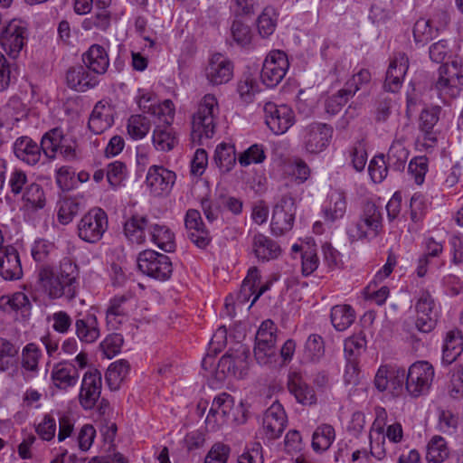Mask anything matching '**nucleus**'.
<instances>
[{
	"instance_id": "28",
	"label": "nucleus",
	"mask_w": 463,
	"mask_h": 463,
	"mask_svg": "<svg viewBox=\"0 0 463 463\" xmlns=\"http://www.w3.org/2000/svg\"><path fill=\"white\" fill-rule=\"evenodd\" d=\"M22 267L17 250L11 246L0 252V276L5 280L20 279Z\"/></svg>"
},
{
	"instance_id": "21",
	"label": "nucleus",
	"mask_w": 463,
	"mask_h": 463,
	"mask_svg": "<svg viewBox=\"0 0 463 463\" xmlns=\"http://www.w3.org/2000/svg\"><path fill=\"white\" fill-rule=\"evenodd\" d=\"M205 76L212 85L227 83L233 76V63L224 55L214 53L209 59Z\"/></svg>"
},
{
	"instance_id": "16",
	"label": "nucleus",
	"mask_w": 463,
	"mask_h": 463,
	"mask_svg": "<svg viewBox=\"0 0 463 463\" xmlns=\"http://www.w3.org/2000/svg\"><path fill=\"white\" fill-rule=\"evenodd\" d=\"M176 179L175 173L162 165H152L146 176V185L154 196L168 194Z\"/></svg>"
},
{
	"instance_id": "34",
	"label": "nucleus",
	"mask_w": 463,
	"mask_h": 463,
	"mask_svg": "<svg viewBox=\"0 0 463 463\" xmlns=\"http://www.w3.org/2000/svg\"><path fill=\"white\" fill-rule=\"evenodd\" d=\"M151 222L142 215H133L125 222L124 232L126 236L134 243L140 244L145 241L146 231L148 232Z\"/></svg>"
},
{
	"instance_id": "18",
	"label": "nucleus",
	"mask_w": 463,
	"mask_h": 463,
	"mask_svg": "<svg viewBox=\"0 0 463 463\" xmlns=\"http://www.w3.org/2000/svg\"><path fill=\"white\" fill-rule=\"evenodd\" d=\"M249 350L242 345L238 348L229 350L218 363V370L227 376L242 377L248 366Z\"/></svg>"
},
{
	"instance_id": "55",
	"label": "nucleus",
	"mask_w": 463,
	"mask_h": 463,
	"mask_svg": "<svg viewBox=\"0 0 463 463\" xmlns=\"http://www.w3.org/2000/svg\"><path fill=\"white\" fill-rule=\"evenodd\" d=\"M231 33L234 42L241 46L250 44L253 37L250 25L241 20H234L232 22Z\"/></svg>"
},
{
	"instance_id": "58",
	"label": "nucleus",
	"mask_w": 463,
	"mask_h": 463,
	"mask_svg": "<svg viewBox=\"0 0 463 463\" xmlns=\"http://www.w3.org/2000/svg\"><path fill=\"white\" fill-rule=\"evenodd\" d=\"M368 172L371 179L376 183H382L388 174V166L383 154L374 156L369 163Z\"/></svg>"
},
{
	"instance_id": "33",
	"label": "nucleus",
	"mask_w": 463,
	"mask_h": 463,
	"mask_svg": "<svg viewBox=\"0 0 463 463\" xmlns=\"http://www.w3.org/2000/svg\"><path fill=\"white\" fill-rule=\"evenodd\" d=\"M463 351V335L459 329L454 328L447 332L444 345L442 360L444 363L452 364Z\"/></svg>"
},
{
	"instance_id": "23",
	"label": "nucleus",
	"mask_w": 463,
	"mask_h": 463,
	"mask_svg": "<svg viewBox=\"0 0 463 463\" xmlns=\"http://www.w3.org/2000/svg\"><path fill=\"white\" fill-rule=\"evenodd\" d=\"M132 298L130 295L115 296L110 299L106 311V321L111 329H117L124 323L132 309Z\"/></svg>"
},
{
	"instance_id": "7",
	"label": "nucleus",
	"mask_w": 463,
	"mask_h": 463,
	"mask_svg": "<svg viewBox=\"0 0 463 463\" xmlns=\"http://www.w3.org/2000/svg\"><path fill=\"white\" fill-rule=\"evenodd\" d=\"M333 128L326 123L313 122L302 130V145L306 153L318 155L326 150L333 137Z\"/></svg>"
},
{
	"instance_id": "36",
	"label": "nucleus",
	"mask_w": 463,
	"mask_h": 463,
	"mask_svg": "<svg viewBox=\"0 0 463 463\" xmlns=\"http://www.w3.org/2000/svg\"><path fill=\"white\" fill-rule=\"evenodd\" d=\"M148 233L151 236V241L161 250L166 252H171L175 250V235L167 226L151 223Z\"/></svg>"
},
{
	"instance_id": "51",
	"label": "nucleus",
	"mask_w": 463,
	"mask_h": 463,
	"mask_svg": "<svg viewBox=\"0 0 463 463\" xmlns=\"http://www.w3.org/2000/svg\"><path fill=\"white\" fill-rule=\"evenodd\" d=\"M23 201L33 208H43L45 205V194L41 184L31 182L21 194Z\"/></svg>"
},
{
	"instance_id": "63",
	"label": "nucleus",
	"mask_w": 463,
	"mask_h": 463,
	"mask_svg": "<svg viewBox=\"0 0 463 463\" xmlns=\"http://www.w3.org/2000/svg\"><path fill=\"white\" fill-rule=\"evenodd\" d=\"M350 157L353 167L361 172L367 163V152L363 140L356 141L350 149Z\"/></svg>"
},
{
	"instance_id": "5",
	"label": "nucleus",
	"mask_w": 463,
	"mask_h": 463,
	"mask_svg": "<svg viewBox=\"0 0 463 463\" xmlns=\"http://www.w3.org/2000/svg\"><path fill=\"white\" fill-rule=\"evenodd\" d=\"M109 227L106 212L99 208H91L79 221L77 234L79 238L88 243L99 241Z\"/></svg>"
},
{
	"instance_id": "35",
	"label": "nucleus",
	"mask_w": 463,
	"mask_h": 463,
	"mask_svg": "<svg viewBox=\"0 0 463 463\" xmlns=\"http://www.w3.org/2000/svg\"><path fill=\"white\" fill-rule=\"evenodd\" d=\"M153 146L157 151L168 152L178 143L171 126L156 125L152 135Z\"/></svg>"
},
{
	"instance_id": "38",
	"label": "nucleus",
	"mask_w": 463,
	"mask_h": 463,
	"mask_svg": "<svg viewBox=\"0 0 463 463\" xmlns=\"http://www.w3.org/2000/svg\"><path fill=\"white\" fill-rule=\"evenodd\" d=\"M279 20V13L276 8L268 5L263 8L257 19V29L262 38H268L276 30Z\"/></svg>"
},
{
	"instance_id": "49",
	"label": "nucleus",
	"mask_w": 463,
	"mask_h": 463,
	"mask_svg": "<svg viewBox=\"0 0 463 463\" xmlns=\"http://www.w3.org/2000/svg\"><path fill=\"white\" fill-rule=\"evenodd\" d=\"M408 156L409 151L403 142L402 140H394L387 154L388 164L395 169L401 170L404 167Z\"/></svg>"
},
{
	"instance_id": "8",
	"label": "nucleus",
	"mask_w": 463,
	"mask_h": 463,
	"mask_svg": "<svg viewBox=\"0 0 463 463\" xmlns=\"http://www.w3.org/2000/svg\"><path fill=\"white\" fill-rule=\"evenodd\" d=\"M41 148L50 159H54L58 153L66 158L75 157V142L59 128H52L43 136Z\"/></svg>"
},
{
	"instance_id": "47",
	"label": "nucleus",
	"mask_w": 463,
	"mask_h": 463,
	"mask_svg": "<svg viewBox=\"0 0 463 463\" xmlns=\"http://www.w3.org/2000/svg\"><path fill=\"white\" fill-rule=\"evenodd\" d=\"M128 176V167L121 161H114L106 167V177L112 189H118L123 185Z\"/></svg>"
},
{
	"instance_id": "9",
	"label": "nucleus",
	"mask_w": 463,
	"mask_h": 463,
	"mask_svg": "<svg viewBox=\"0 0 463 463\" xmlns=\"http://www.w3.org/2000/svg\"><path fill=\"white\" fill-rule=\"evenodd\" d=\"M28 29L23 22L12 20L4 26L0 33V44L11 58H17L26 45Z\"/></svg>"
},
{
	"instance_id": "24",
	"label": "nucleus",
	"mask_w": 463,
	"mask_h": 463,
	"mask_svg": "<svg viewBox=\"0 0 463 463\" xmlns=\"http://www.w3.org/2000/svg\"><path fill=\"white\" fill-rule=\"evenodd\" d=\"M75 334L82 343L92 344L100 335L98 318L93 313L80 315L75 320Z\"/></svg>"
},
{
	"instance_id": "30",
	"label": "nucleus",
	"mask_w": 463,
	"mask_h": 463,
	"mask_svg": "<svg viewBox=\"0 0 463 463\" xmlns=\"http://www.w3.org/2000/svg\"><path fill=\"white\" fill-rule=\"evenodd\" d=\"M83 61L86 68L96 74H104L109 65V55L99 44L91 45L83 54Z\"/></svg>"
},
{
	"instance_id": "41",
	"label": "nucleus",
	"mask_w": 463,
	"mask_h": 463,
	"mask_svg": "<svg viewBox=\"0 0 463 463\" xmlns=\"http://www.w3.org/2000/svg\"><path fill=\"white\" fill-rule=\"evenodd\" d=\"M236 151L232 144L221 143L216 146L214 161L223 173L231 171L236 164Z\"/></svg>"
},
{
	"instance_id": "29",
	"label": "nucleus",
	"mask_w": 463,
	"mask_h": 463,
	"mask_svg": "<svg viewBox=\"0 0 463 463\" xmlns=\"http://www.w3.org/2000/svg\"><path fill=\"white\" fill-rule=\"evenodd\" d=\"M79 376L76 365L71 363H59L53 366L51 373L53 384L61 390L75 386Z\"/></svg>"
},
{
	"instance_id": "54",
	"label": "nucleus",
	"mask_w": 463,
	"mask_h": 463,
	"mask_svg": "<svg viewBox=\"0 0 463 463\" xmlns=\"http://www.w3.org/2000/svg\"><path fill=\"white\" fill-rule=\"evenodd\" d=\"M366 347L365 335L363 333L354 335L345 341L344 351L346 359H355Z\"/></svg>"
},
{
	"instance_id": "1",
	"label": "nucleus",
	"mask_w": 463,
	"mask_h": 463,
	"mask_svg": "<svg viewBox=\"0 0 463 463\" xmlns=\"http://www.w3.org/2000/svg\"><path fill=\"white\" fill-rule=\"evenodd\" d=\"M79 275L77 264L70 258H63L56 269L49 265H43L38 271V279L51 299L65 297L71 300L78 292Z\"/></svg>"
},
{
	"instance_id": "17",
	"label": "nucleus",
	"mask_w": 463,
	"mask_h": 463,
	"mask_svg": "<svg viewBox=\"0 0 463 463\" xmlns=\"http://www.w3.org/2000/svg\"><path fill=\"white\" fill-rule=\"evenodd\" d=\"M102 389L101 373L97 369L88 370L82 378L79 394V402L84 410L94 408L98 402Z\"/></svg>"
},
{
	"instance_id": "11",
	"label": "nucleus",
	"mask_w": 463,
	"mask_h": 463,
	"mask_svg": "<svg viewBox=\"0 0 463 463\" xmlns=\"http://www.w3.org/2000/svg\"><path fill=\"white\" fill-rule=\"evenodd\" d=\"M233 411V397L226 392L220 393L213 399L206 417L205 423L207 428L212 431H215L230 420L236 421Z\"/></svg>"
},
{
	"instance_id": "56",
	"label": "nucleus",
	"mask_w": 463,
	"mask_h": 463,
	"mask_svg": "<svg viewBox=\"0 0 463 463\" xmlns=\"http://www.w3.org/2000/svg\"><path fill=\"white\" fill-rule=\"evenodd\" d=\"M266 159L265 150L262 145L254 144L243 151L238 157L241 166H248L251 164H260Z\"/></svg>"
},
{
	"instance_id": "25",
	"label": "nucleus",
	"mask_w": 463,
	"mask_h": 463,
	"mask_svg": "<svg viewBox=\"0 0 463 463\" xmlns=\"http://www.w3.org/2000/svg\"><path fill=\"white\" fill-rule=\"evenodd\" d=\"M66 81L69 88L80 92L87 91L99 83L98 77L83 66L70 68L66 73Z\"/></svg>"
},
{
	"instance_id": "13",
	"label": "nucleus",
	"mask_w": 463,
	"mask_h": 463,
	"mask_svg": "<svg viewBox=\"0 0 463 463\" xmlns=\"http://www.w3.org/2000/svg\"><path fill=\"white\" fill-rule=\"evenodd\" d=\"M263 110L266 125L276 135L286 133L295 123V113L288 105L267 102Z\"/></svg>"
},
{
	"instance_id": "62",
	"label": "nucleus",
	"mask_w": 463,
	"mask_h": 463,
	"mask_svg": "<svg viewBox=\"0 0 463 463\" xmlns=\"http://www.w3.org/2000/svg\"><path fill=\"white\" fill-rule=\"evenodd\" d=\"M18 354V348L9 340L0 337V372L8 370L11 359Z\"/></svg>"
},
{
	"instance_id": "40",
	"label": "nucleus",
	"mask_w": 463,
	"mask_h": 463,
	"mask_svg": "<svg viewBox=\"0 0 463 463\" xmlns=\"http://www.w3.org/2000/svg\"><path fill=\"white\" fill-rule=\"evenodd\" d=\"M335 439V431L329 424H321L312 435V448L316 452L327 450Z\"/></svg>"
},
{
	"instance_id": "2",
	"label": "nucleus",
	"mask_w": 463,
	"mask_h": 463,
	"mask_svg": "<svg viewBox=\"0 0 463 463\" xmlns=\"http://www.w3.org/2000/svg\"><path fill=\"white\" fill-rule=\"evenodd\" d=\"M220 109L213 94L204 95L198 102L197 109L192 118V137L199 143L213 137L216 128V119Z\"/></svg>"
},
{
	"instance_id": "32",
	"label": "nucleus",
	"mask_w": 463,
	"mask_h": 463,
	"mask_svg": "<svg viewBox=\"0 0 463 463\" xmlns=\"http://www.w3.org/2000/svg\"><path fill=\"white\" fill-rule=\"evenodd\" d=\"M252 250L255 256L263 261L276 259L280 254V248L278 243L262 233H257L253 236Z\"/></svg>"
},
{
	"instance_id": "19",
	"label": "nucleus",
	"mask_w": 463,
	"mask_h": 463,
	"mask_svg": "<svg viewBox=\"0 0 463 463\" xmlns=\"http://www.w3.org/2000/svg\"><path fill=\"white\" fill-rule=\"evenodd\" d=\"M287 425V415L281 404L272 403L265 411L261 433L268 440L280 437Z\"/></svg>"
},
{
	"instance_id": "61",
	"label": "nucleus",
	"mask_w": 463,
	"mask_h": 463,
	"mask_svg": "<svg viewBox=\"0 0 463 463\" xmlns=\"http://www.w3.org/2000/svg\"><path fill=\"white\" fill-rule=\"evenodd\" d=\"M29 299L23 292H15L11 296L0 298V307L5 311L19 310L29 306Z\"/></svg>"
},
{
	"instance_id": "52",
	"label": "nucleus",
	"mask_w": 463,
	"mask_h": 463,
	"mask_svg": "<svg viewBox=\"0 0 463 463\" xmlns=\"http://www.w3.org/2000/svg\"><path fill=\"white\" fill-rule=\"evenodd\" d=\"M305 357L312 362L318 361L325 354V344L321 335H310L305 344Z\"/></svg>"
},
{
	"instance_id": "22",
	"label": "nucleus",
	"mask_w": 463,
	"mask_h": 463,
	"mask_svg": "<svg viewBox=\"0 0 463 463\" xmlns=\"http://www.w3.org/2000/svg\"><path fill=\"white\" fill-rule=\"evenodd\" d=\"M184 225L188 238L198 248L204 249L210 243L211 236L199 211L189 209L185 214Z\"/></svg>"
},
{
	"instance_id": "10",
	"label": "nucleus",
	"mask_w": 463,
	"mask_h": 463,
	"mask_svg": "<svg viewBox=\"0 0 463 463\" xmlns=\"http://www.w3.org/2000/svg\"><path fill=\"white\" fill-rule=\"evenodd\" d=\"M289 67L287 54L279 50L269 52L264 60L260 79L267 87H276L285 77Z\"/></svg>"
},
{
	"instance_id": "20",
	"label": "nucleus",
	"mask_w": 463,
	"mask_h": 463,
	"mask_svg": "<svg viewBox=\"0 0 463 463\" xmlns=\"http://www.w3.org/2000/svg\"><path fill=\"white\" fill-rule=\"evenodd\" d=\"M382 213L379 208L372 202L363 206V212L358 221L357 236L359 238L376 237L382 231Z\"/></svg>"
},
{
	"instance_id": "46",
	"label": "nucleus",
	"mask_w": 463,
	"mask_h": 463,
	"mask_svg": "<svg viewBox=\"0 0 463 463\" xmlns=\"http://www.w3.org/2000/svg\"><path fill=\"white\" fill-rule=\"evenodd\" d=\"M449 457V449L442 437H433L428 444L427 459L431 463H441Z\"/></svg>"
},
{
	"instance_id": "50",
	"label": "nucleus",
	"mask_w": 463,
	"mask_h": 463,
	"mask_svg": "<svg viewBox=\"0 0 463 463\" xmlns=\"http://www.w3.org/2000/svg\"><path fill=\"white\" fill-rule=\"evenodd\" d=\"M80 203L76 198H64L59 202L58 220L62 224L70 223L80 211Z\"/></svg>"
},
{
	"instance_id": "43",
	"label": "nucleus",
	"mask_w": 463,
	"mask_h": 463,
	"mask_svg": "<svg viewBox=\"0 0 463 463\" xmlns=\"http://www.w3.org/2000/svg\"><path fill=\"white\" fill-rule=\"evenodd\" d=\"M130 370L129 363L121 359L112 363L106 373V381L111 390H117Z\"/></svg>"
},
{
	"instance_id": "37",
	"label": "nucleus",
	"mask_w": 463,
	"mask_h": 463,
	"mask_svg": "<svg viewBox=\"0 0 463 463\" xmlns=\"http://www.w3.org/2000/svg\"><path fill=\"white\" fill-rule=\"evenodd\" d=\"M43 356L42 349L34 343L27 344L22 350L21 367L24 371L35 375L39 372V362Z\"/></svg>"
},
{
	"instance_id": "60",
	"label": "nucleus",
	"mask_w": 463,
	"mask_h": 463,
	"mask_svg": "<svg viewBox=\"0 0 463 463\" xmlns=\"http://www.w3.org/2000/svg\"><path fill=\"white\" fill-rule=\"evenodd\" d=\"M428 163L429 160L426 156H416L409 164V174L418 185L424 183L428 172Z\"/></svg>"
},
{
	"instance_id": "31",
	"label": "nucleus",
	"mask_w": 463,
	"mask_h": 463,
	"mask_svg": "<svg viewBox=\"0 0 463 463\" xmlns=\"http://www.w3.org/2000/svg\"><path fill=\"white\" fill-rule=\"evenodd\" d=\"M14 154L17 158L24 163L34 165L41 158V146H38L28 137H21L16 139L14 145Z\"/></svg>"
},
{
	"instance_id": "45",
	"label": "nucleus",
	"mask_w": 463,
	"mask_h": 463,
	"mask_svg": "<svg viewBox=\"0 0 463 463\" xmlns=\"http://www.w3.org/2000/svg\"><path fill=\"white\" fill-rule=\"evenodd\" d=\"M151 128L150 120L142 115H133L128 121V134L134 140L142 139Z\"/></svg>"
},
{
	"instance_id": "3",
	"label": "nucleus",
	"mask_w": 463,
	"mask_h": 463,
	"mask_svg": "<svg viewBox=\"0 0 463 463\" xmlns=\"http://www.w3.org/2000/svg\"><path fill=\"white\" fill-rule=\"evenodd\" d=\"M463 87V64L458 59L441 65L438 71V78L432 90L438 97L448 103L457 98Z\"/></svg>"
},
{
	"instance_id": "39",
	"label": "nucleus",
	"mask_w": 463,
	"mask_h": 463,
	"mask_svg": "<svg viewBox=\"0 0 463 463\" xmlns=\"http://www.w3.org/2000/svg\"><path fill=\"white\" fill-rule=\"evenodd\" d=\"M331 322L337 331L347 329L355 319V312L349 305H336L331 309Z\"/></svg>"
},
{
	"instance_id": "26",
	"label": "nucleus",
	"mask_w": 463,
	"mask_h": 463,
	"mask_svg": "<svg viewBox=\"0 0 463 463\" xmlns=\"http://www.w3.org/2000/svg\"><path fill=\"white\" fill-rule=\"evenodd\" d=\"M346 209V194L341 190H334L328 194L327 202L322 210L324 220L333 223L343 219Z\"/></svg>"
},
{
	"instance_id": "53",
	"label": "nucleus",
	"mask_w": 463,
	"mask_h": 463,
	"mask_svg": "<svg viewBox=\"0 0 463 463\" xmlns=\"http://www.w3.org/2000/svg\"><path fill=\"white\" fill-rule=\"evenodd\" d=\"M175 105L170 99H165L162 103L157 102L150 115L156 118L161 126H171L175 117Z\"/></svg>"
},
{
	"instance_id": "15",
	"label": "nucleus",
	"mask_w": 463,
	"mask_h": 463,
	"mask_svg": "<svg viewBox=\"0 0 463 463\" xmlns=\"http://www.w3.org/2000/svg\"><path fill=\"white\" fill-rule=\"evenodd\" d=\"M417 319L415 326L419 331L430 332L436 325L438 307L435 299L429 290H421L415 303Z\"/></svg>"
},
{
	"instance_id": "44",
	"label": "nucleus",
	"mask_w": 463,
	"mask_h": 463,
	"mask_svg": "<svg viewBox=\"0 0 463 463\" xmlns=\"http://www.w3.org/2000/svg\"><path fill=\"white\" fill-rule=\"evenodd\" d=\"M439 108L432 107L430 109H423L420 115V128L425 132V139L431 144L437 141L436 137L431 133L434 126L439 121Z\"/></svg>"
},
{
	"instance_id": "64",
	"label": "nucleus",
	"mask_w": 463,
	"mask_h": 463,
	"mask_svg": "<svg viewBox=\"0 0 463 463\" xmlns=\"http://www.w3.org/2000/svg\"><path fill=\"white\" fill-rule=\"evenodd\" d=\"M231 449L221 442L214 443L204 458V463H227Z\"/></svg>"
},
{
	"instance_id": "4",
	"label": "nucleus",
	"mask_w": 463,
	"mask_h": 463,
	"mask_svg": "<svg viewBox=\"0 0 463 463\" xmlns=\"http://www.w3.org/2000/svg\"><path fill=\"white\" fill-rule=\"evenodd\" d=\"M435 377L433 365L428 361H417L407 371L405 392L412 398L426 395Z\"/></svg>"
},
{
	"instance_id": "27",
	"label": "nucleus",
	"mask_w": 463,
	"mask_h": 463,
	"mask_svg": "<svg viewBox=\"0 0 463 463\" xmlns=\"http://www.w3.org/2000/svg\"><path fill=\"white\" fill-rule=\"evenodd\" d=\"M113 109L107 102L99 101L89 118V128L96 135L103 133L113 124Z\"/></svg>"
},
{
	"instance_id": "59",
	"label": "nucleus",
	"mask_w": 463,
	"mask_h": 463,
	"mask_svg": "<svg viewBox=\"0 0 463 463\" xmlns=\"http://www.w3.org/2000/svg\"><path fill=\"white\" fill-rule=\"evenodd\" d=\"M55 245L53 242L45 240L38 239L32 246V256L37 262L47 261L49 257L55 251Z\"/></svg>"
},
{
	"instance_id": "6",
	"label": "nucleus",
	"mask_w": 463,
	"mask_h": 463,
	"mask_svg": "<svg viewBox=\"0 0 463 463\" xmlns=\"http://www.w3.org/2000/svg\"><path fill=\"white\" fill-rule=\"evenodd\" d=\"M137 267L143 274L162 281L168 279L173 272L170 258L152 250L138 254Z\"/></svg>"
},
{
	"instance_id": "42",
	"label": "nucleus",
	"mask_w": 463,
	"mask_h": 463,
	"mask_svg": "<svg viewBox=\"0 0 463 463\" xmlns=\"http://www.w3.org/2000/svg\"><path fill=\"white\" fill-rule=\"evenodd\" d=\"M288 391L292 393L298 402L304 405H311L316 402V396L313 389L307 386L299 377H294L288 381Z\"/></svg>"
},
{
	"instance_id": "48",
	"label": "nucleus",
	"mask_w": 463,
	"mask_h": 463,
	"mask_svg": "<svg viewBox=\"0 0 463 463\" xmlns=\"http://www.w3.org/2000/svg\"><path fill=\"white\" fill-rule=\"evenodd\" d=\"M260 284L259 270L256 267H251L246 278L244 279L240 293L238 295V300L241 303H244L249 300L250 296L255 294L257 288Z\"/></svg>"
},
{
	"instance_id": "57",
	"label": "nucleus",
	"mask_w": 463,
	"mask_h": 463,
	"mask_svg": "<svg viewBox=\"0 0 463 463\" xmlns=\"http://www.w3.org/2000/svg\"><path fill=\"white\" fill-rule=\"evenodd\" d=\"M435 33L430 21L424 18L419 19L413 26V37L417 43L425 44L434 37Z\"/></svg>"
},
{
	"instance_id": "12",
	"label": "nucleus",
	"mask_w": 463,
	"mask_h": 463,
	"mask_svg": "<svg viewBox=\"0 0 463 463\" xmlns=\"http://www.w3.org/2000/svg\"><path fill=\"white\" fill-rule=\"evenodd\" d=\"M277 326L270 319H267L260 326L255 338L254 355L257 362L265 364L275 354L277 342Z\"/></svg>"
},
{
	"instance_id": "14",
	"label": "nucleus",
	"mask_w": 463,
	"mask_h": 463,
	"mask_svg": "<svg viewBox=\"0 0 463 463\" xmlns=\"http://www.w3.org/2000/svg\"><path fill=\"white\" fill-rule=\"evenodd\" d=\"M296 214L295 200L289 194H284L274 206L271 218V232L280 236L293 227Z\"/></svg>"
}]
</instances>
